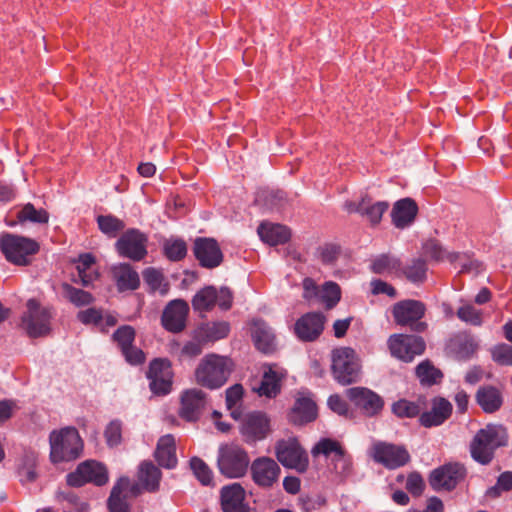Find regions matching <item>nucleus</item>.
<instances>
[{"mask_svg": "<svg viewBox=\"0 0 512 512\" xmlns=\"http://www.w3.org/2000/svg\"><path fill=\"white\" fill-rule=\"evenodd\" d=\"M507 445V430L502 425L488 424L474 435L469 451L475 462L489 465L495 457V451Z\"/></svg>", "mask_w": 512, "mask_h": 512, "instance_id": "nucleus-1", "label": "nucleus"}, {"mask_svg": "<svg viewBox=\"0 0 512 512\" xmlns=\"http://www.w3.org/2000/svg\"><path fill=\"white\" fill-rule=\"evenodd\" d=\"M232 370L231 359L217 354H208L198 364L195 379L202 387L215 390L226 384Z\"/></svg>", "mask_w": 512, "mask_h": 512, "instance_id": "nucleus-2", "label": "nucleus"}, {"mask_svg": "<svg viewBox=\"0 0 512 512\" xmlns=\"http://www.w3.org/2000/svg\"><path fill=\"white\" fill-rule=\"evenodd\" d=\"M49 442L50 459L53 463L75 460L83 450V441L74 427L51 432Z\"/></svg>", "mask_w": 512, "mask_h": 512, "instance_id": "nucleus-3", "label": "nucleus"}, {"mask_svg": "<svg viewBox=\"0 0 512 512\" xmlns=\"http://www.w3.org/2000/svg\"><path fill=\"white\" fill-rule=\"evenodd\" d=\"M39 249L40 246L34 239L8 232L0 235V251L6 260L14 265H29L30 257Z\"/></svg>", "mask_w": 512, "mask_h": 512, "instance_id": "nucleus-4", "label": "nucleus"}, {"mask_svg": "<svg viewBox=\"0 0 512 512\" xmlns=\"http://www.w3.org/2000/svg\"><path fill=\"white\" fill-rule=\"evenodd\" d=\"M332 374L341 385L357 382L360 376V363L356 352L350 347H339L332 351Z\"/></svg>", "mask_w": 512, "mask_h": 512, "instance_id": "nucleus-5", "label": "nucleus"}, {"mask_svg": "<svg viewBox=\"0 0 512 512\" xmlns=\"http://www.w3.org/2000/svg\"><path fill=\"white\" fill-rule=\"evenodd\" d=\"M249 464L248 453L239 445L227 444L221 446L218 450V469L227 478H240L244 476Z\"/></svg>", "mask_w": 512, "mask_h": 512, "instance_id": "nucleus-6", "label": "nucleus"}, {"mask_svg": "<svg viewBox=\"0 0 512 512\" xmlns=\"http://www.w3.org/2000/svg\"><path fill=\"white\" fill-rule=\"evenodd\" d=\"M369 455L374 462L388 470L401 468L411 461L410 453L404 445L386 441L374 442L370 448Z\"/></svg>", "mask_w": 512, "mask_h": 512, "instance_id": "nucleus-7", "label": "nucleus"}, {"mask_svg": "<svg viewBox=\"0 0 512 512\" xmlns=\"http://www.w3.org/2000/svg\"><path fill=\"white\" fill-rule=\"evenodd\" d=\"M426 312L424 303L418 300H402L393 306L392 314L396 324L409 326L411 331L424 332L428 325L421 321Z\"/></svg>", "mask_w": 512, "mask_h": 512, "instance_id": "nucleus-8", "label": "nucleus"}, {"mask_svg": "<svg viewBox=\"0 0 512 512\" xmlns=\"http://www.w3.org/2000/svg\"><path fill=\"white\" fill-rule=\"evenodd\" d=\"M26 307L27 311L21 318V327L27 335L37 338L48 334L50 331V310L41 307L35 299H29Z\"/></svg>", "mask_w": 512, "mask_h": 512, "instance_id": "nucleus-9", "label": "nucleus"}, {"mask_svg": "<svg viewBox=\"0 0 512 512\" xmlns=\"http://www.w3.org/2000/svg\"><path fill=\"white\" fill-rule=\"evenodd\" d=\"M467 474L465 466L458 462L446 463L431 471L429 485L434 491L454 490Z\"/></svg>", "mask_w": 512, "mask_h": 512, "instance_id": "nucleus-10", "label": "nucleus"}, {"mask_svg": "<svg viewBox=\"0 0 512 512\" xmlns=\"http://www.w3.org/2000/svg\"><path fill=\"white\" fill-rule=\"evenodd\" d=\"M67 484L71 487H81L86 483L103 486L108 482L106 467L94 460L80 463L74 472L66 476Z\"/></svg>", "mask_w": 512, "mask_h": 512, "instance_id": "nucleus-11", "label": "nucleus"}, {"mask_svg": "<svg viewBox=\"0 0 512 512\" xmlns=\"http://www.w3.org/2000/svg\"><path fill=\"white\" fill-rule=\"evenodd\" d=\"M275 454L277 460L287 468L295 469L299 473H304L308 468V456L294 438L278 441Z\"/></svg>", "mask_w": 512, "mask_h": 512, "instance_id": "nucleus-12", "label": "nucleus"}, {"mask_svg": "<svg viewBox=\"0 0 512 512\" xmlns=\"http://www.w3.org/2000/svg\"><path fill=\"white\" fill-rule=\"evenodd\" d=\"M347 398L366 417H375L384 408V399L378 393L366 387H352L345 392Z\"/></svg>", "mask_w": 512, "mask_h": 512, "instance_id": "nucleus-13", "label": "nucleus"}, {"mask_svg": "<svg viewBox=\"0 0 512 512\" xmlns=\"http://www.w3.org/2000/svg\"><path fill=\"white\" fill-rule=\"evenodd\" d=\"M388 346L392 356L405 362H411L416 355H421L425 350L422 337L406 334L390 336Z\"/></svg>", "mask_w": 512, "mask_h": 512, "instance_id": "nucleus-14", "label": "nucleus"}, {"mask_svg": "<svg viewBox=\"0 0 512 512\" xmlns=\"http://www.w3.org/2000/svg\"><path fill=\"white\" fill-rule=\"evenodd\" d=\"M240 432L248 444L264 440L270 433V419L262 411L247 413L241 423Z\"/></svg>", "mask_w": 512, "mask_h": 512, "instance_id": "nucleus-15", "label": "nucleus"}, {"mask_svg": "<svg viewBox=\"0 0 512 512\" xmlns=\"http://www.w3.org/2000/svg\"><path fill=\"white\" fill-rule=\"evenodd\" d=\"M147 378L150 380L149 387L154 394H168L173 380L170 361L163 358H156L151 361L147 371Z\"/></svg>", "mask_w": 512, "mask_h": 512, "instance_id": "nucleus-16", "label": "nucleus"}, {"mask_svg": "<svg viewBox=\"0 0 512 512\" xmlns=\"http://www.w3.org/2000/svg\"><path fill=\"white\" fill-rule=\"evenodd\" d=\"M147 237L138 229H129L116 242V248L123 257L134 261L142 260L146 254Z\"/></svg>", "mask_w": 512, "mask_h": 512, "instance_id": "nucleus-17", "label": "nucleus"}, {"mask_svg": "<svg viewBox=\"0 0 512 512\" xmlns=\"http://www.w3.org/2000/svg\"><path fill=\"white\" fill-rule=\"evenodd\" d=\"M250 471L255 484L262 488H271L278 482L281 469L275 460L262 456L251 463Z\"/></svg>", "mask_w": 512, "mask_h": 512, "instance_id": "nucleus-18", "label": "nucleus"}, {"mask_svg": "<svg viewBox=\"0 0 512 512\" xmlns=\"http://www.w3.org/2000/svg\"><path fill=\"white\" fill-rule=\"evenodd\" d=\"M193 252L199 264L204 268H216L223 261V253L218 242L213 238H196Z\"/></svg>", "mask_w": 512, "mask_h": 512, "instance_id": "nucleus-19", "label": "nucleus"}, {"mask_svg": "<svg viewBox=\"0 0 512 512\" xmlns=\"http://www.w3.org/2000/svg\"><path fill=\"white\" fill-rule=\"evenodd\" d=\"M326 318L320 312H308L302 315L294 325V333L304 342L315 341L324 330Z\"/></svg>", "mask_w": 512, "mask_h": 512, "instance_id": "nucleus-20", "label": "nucleus"}, {"mask_svg": "<svg viewBox=\"0 0 512 512\" xmlns=\"http://www.w3.org/2000/svg\"><path fill=\"white\" fill-rule=\"evenodd\" d=\"M208 403L207 394L198 388L185 390L181 394L179 415L186 421H196Z\"/></svg>", "mask_w": 512, "mask_h": 512, "instance_id": "nucleus-21", "label": "nucleus"}, {"mask_svg": "<svg viewBox=\"0 0 512 512\" xmlns=\"http://www.w3.org/2000/svg\"><path fill=\"white\" fill-rule=\"evenodd\" d=\"M189 312L188 303L182 299H175L165 307L161 322L163 327L173 333H179L186 327V318Z\"/></svg>", "mask_w": 512, "mask_h": 512, "instance_id": "nucleus-22", "label": "nucleus"}, {"mask_svg": "<svg viewBox=\"0 0 512 512\" xmlns=\"http://www.w3.org/2000/svg\"><path fill=\"white\" fill-rule=\"evenodd\" d=\"M221 507L223 512H249L245 490L240 484L233 483L221 489Z\"/></svg>", "mask_w": 512, "mask_h": 512, "instance_id": "nucleus-23", "label": "nucleus"}, {"mask_svg": "<svg viewBox=\"0 0 512 512\" xmlns=\"http://www.w3.org/2000/svg\"><path fill=\"white\" fill-rule=\"evenodd\" d=\"M452 413L451 403L442 397H436L432 401L431 410L424 412L419 417V422L426 428L443 424Z\"/></svg>", "mask_w": 512, "mask_h": 512, "instance_id": "nucleus-24", "label": "nucleus"}, {"mask_svg": "<svg viewBox=\"0 0 512 512\" xmlns=\"http://www.w3.org/2000/svg\"><path fill=\"white\" fill-rule=\"evenodd\" d=\"M476 403L487 414L499 411L504 403L503 393L492 385L478 388L475 394Z\"/></svg>", "mask_w": 512, "mask_h": 512, "instance_id": "nucleus-25", "label": "nucleus"}, {"mask_svg": "<svg viewBox=\"0 0 512 512\" xmlns=\"http://www.w3.org/2000/svg\"><path fill=\"white\" fill-rule=\"evenodd\" d=\"M418 207L416 202L411 198H403L395 202L391 218L395 227L403 229L408 227L416 218Z\"/></svg>", "mask_w": 512, "mask_h": 512, "instance_id": "nucleus-26", "label": "nucleus"}, {"mask_svg": "<svg viewBox=\"0 0 512 512\" xmlns=\"http://www.w3.org/2000/svg\"><path fill=\"white\" fill-rule=\"evenodd\" d=\"M154 457L163 468L174 469L176 467L178 460L173 435L167 434L159 438Z\"/></svg>", "mask_w": 512, "mask_h": 512, "instance_id": "nucleus-27", "label": "nucleus"}, {"mask_svg": "<svg viewBox=\"0 0 512 512\" xmlns=\"http://www.w3.org/2000/svg\"><path fill=\"white\" fill-rule=\"evenodd\" d=\"M252 339L258 350L270 353L276 347V338L272 329L263 320L256 319L252 323Z\"/></svg>", "mask_w": 512, "mask_h": 512, "instance_id": "nucleus-28", "label": "nucleus"}, {"mask_svg": "<svg viewBox=\"0 0 512 512\" xmlns=\"http://www.w3.org/2000/svg\"><path fill=\"white\" fill-rule=\"evenodd\" d=\"M130 485L128 477H121L113 486L107 501L109 512H129L130 506L127 502V494Z\"/></svg>", "mask_w": 512, "mask_h": 512, "instance_id": "nucleus-29", "label": "nucleus"}, {"mask_svg": "<svg viewBox=\"0 0 512 512\" xmlns=\"http://www.w3.org/2000/svg\"><path fill=\"white\" fill-rule=\"evenodd\" d=\"M257 232L261 240L271 246L284 244L291 237L288 227L281 224L262 223L258 227Z\"/></svg>", "mask_w": 512, "mask_h": 512, "instance_id": "nucleus-30", "label": "nucleus"}, {"mask_svg": "<svg viewBox=\"0 0 512 512\" xmlns=\"http://www.w3.org/2000/svg\"><path fill=\"white\" fill-rule=\"evenodd\" d=\"M317 406L309 397H299L292 409L291 421L295 424H303L315 420Z\"/></svg>", "mask_w": 512, "mask_h": 512, "instance_id": "nucleus-31", "label": "nucleus"}, {"mask_svg": "<svg viewBox=\"0 0 512 512\" xmlns=\"http://www.w3.org/2000/svg\"><path fill=\"white\" fill-rule=\"evenodd\" d=\"M162 472L151 461H143L138 470V479L145 490L156 492L159 490Z\"/></svg>", "mask_w": 512, "mask_h": 512, "instance_id": "nucleus-32", "label": "nucleus"}, {"mask_svg": "<svg viewBox=\"0 0 512 512\" xmlns=\"http://www.w3.org/2000/svg\"><path fill=\"white\" fill-rule=\"evenodd\" d=\"M113 275L119 291L136 290L140 285L138 273L129 264L115 266Z\"/></svg>", "mask_w": 512, "mask_h": 512, "instance_id": "nucleus-33", "label": "nucleus"}, {"mask_svg": "<svg viewBox=\"0 0 512 512\" xmlns=\"http://www.w3.org/2000/svg\"><path fill=\"white\" fill-rule=\"evenodd\" d=\"M282 377L281 373L274 370L272 367H269L263 373L260 386L258 388H254V391H256L260 396L274 398L281 391Z\"/></svg>", "mask_w": 512, "mask_h": 512, "instance_id": "nucleus-34", "label": "nucleus"}, {"mask_svg": "<svg viewBox=\"0 0 512 512\" xmlns=\"http://www.w3.org/2000/svg\"><path fill=\"white\" fill-rule=\"evenodd\" d=\"M230 331L226 321L210 322L202 325L197 331V337L203 342H214L225 338Z\"/></svg>", "mask_w": 512, "mask_h": 512, "instance_id": "nucleus-35", "label": "nucleus"}, {"mask_svg": "<svg viewBox=\"0 0 512 512\" xmlns=\"http://www.w3.org/2000/svg\"><path fill=\"white\" fill-rule=\"evenodd\" d=\"M370 270L375 274H395L400 276L401 260L390 254H381L372 260Z\"/></svg>", "mask_w": 512, "mask_h": 512, "instance_id": "nucleus-36", "label": "nucleus"}, {"mask_svg": "<svg viewBox=\"0 0 512 512\" xmlns=\"http://www.w3.org/2000/svg\"><path fill=\"white\" fill-rule=\"evenodd\" d=\"M17 222L24 224L30 222L38 225H46L49 222V213L43 208L37 209L32 203L24 204L16 214Z\"/></svg>", "mask_w": 512, "mask_h": 512, "instance_id": "nucleus-37", "label": "nucleus"}, {"mask_svg": "<svg viewBox=\"0 0 512 512\" xmlns=\"http://www.w3.org/2000/svg\"><path fill=\"white\" fill-rule=\"evenodd\" d=\"M389 203L386 201L372 202L368 197L360 201L361 215L365 216L373 225L381 221L383 214L388 210Z\"/></svg>", "mask_w": 512, "mask_h": 512, "instance_id": "nucleus-38", "label": "nucleus"}, {"mask_svg": "<svg viewBox=\"0 0 512 512\" xmlns=\"http://www.w3.org/2000/svg\"><path fill=\"white\" fill-rule=\"evenodd\" d=\"M217 301V289L214 286H206L199 290L192 298V307L195 311H210Z\"/></svg>", "mask_w": 512, "mask_h": 512, "instance_id": "nucleus-39", "label": "nucleus"}, {"mask_svg": "<svg viewBox=\"0 0 512 512\" xmlns=\"http://www.w3.org/2000/svg\"><path fill=\"white\" fill-rule=\"evenodd\" d=\"M62 294L64 298L77 307L87 306L94 302V297L91 293L76 288L68 283L62 284Z\"/></svg>", "mask_w": 512, "mask_h": 512, "instance_id": "nucleus-40", "label": "nucleus"}, {"mask_svg": "<svg viewBox=\"0 0 512 512\" xmlns=\"http://www.w3.org/2000/svg\"><path fill=\"white\" fill-rule=\"evenodd\" d=\"M426 272V261L421 258H415L403 269L401 268L400 276L404 275L412 283H420L426 279Z\"/></svg>", "mask_w": 512, "mask_h": 512, "instance_id": "nucleus-41", "label": "nucleus"}, {"mask_svg": "<svg viewBox=\"0 0 512 512\" xmlns=\"http://www.w3.org/2000/svg\"><path fill=\"white\" fill-rule=\"evenodd\" d=\"M94 262L95 258L92 254L86 253L80 255L76 265L78 279L74 278L73 281H79L83 286H89L95 279V275L89 272V269L94 264Z\"/></svg>", "mask_w": 512, "mask_h": 512, "instance_id": "nucleus-42", "label": "nucleus"}, {"mask_svg": "<svg viewBox=\"0 0 512 512\" xmlns=\"http://www.w3.org/2000/svg\"><path fill=\"white\" fill-rule=\"evenodd\" d=\"M416 375L422 384L431 386L441 381L442 372L433 366L428 360L421 362L416 367Z\"/></svg>", "mask_w": 512, "mask_h": 512, "instance_id": "nucleus-43", "label": "nucleus"}, {"mask_svg": "<svg viewBox=\"0 0 512 512\" xmlns=\"http://www.w3.org/2000/svg\"><path fill=\"white\" fill-rule=\"evenodd\" d=\"M353 470L352 456L343 450L338 455L331 457V471L344 479L351 475Z\"/></svg>", "mask_w": 512, "mask_h": 512, "instance_id": "nucleus-44", "label": "nucleus"}, {"mask_svg": "<svg viewBox=\"0 0 512 512\" xmlns=\"http://www.w3.org/2000/svg\"><path fill=\"white\" fill-rule=\"evenodd\" d=\"M448 261L451 263L459 261L460 273H467L476 276L483 271V265L481 262L471 259L469 256L464 254H449Z\"/></svg>", "mask_w": 512, "mask_h": 512, "instance_id": "nucleus-45", "label": "nucleus"}, {"mask_svg": "<svg viewBox=\"0 0 512 512\" xmlns=\"http://www.w3.org/2000/svg\"><path fill=\"white\" fill-rule=\"evenodd\" d=\"M391 411L398 418H414L420 415L421 406L417 402L399 399L392 404Z\"/></svg>", "mask_w": 512, "mask_h": 512, "instance_id": "nucleus-46", "label": "nucleus"}, {"mask_svg": "<svg viewBox=\"0 0 512 512\" xmlns=\"http://www.w3.org/2000/svg\"><path fill=\"white\" fill-rule=\"evenodd\" d=\"M319 297L326 309H332L341 299V289L337 283L328 281L323 284L319 291Z\"/></svg>", "mask_w": 512, "mask_h": 512, "instance_id": "nucleus-47", "label": "nucleus"}, {"mask_svg": "<svg viewBox=\"0 0 512 512\" xmlns=\"http://www.w3.org/2000/svg\"><path fill=\"white\" fill-rule=\"evenodd\" d=\"M97 223L101 232L109 237H115L125 227L124 222L113 215H100Z\"/></svg>", "mask_w": 512, "mask_h": 512, "instance_id": "nucleus-48", "label": "nucleus"}, {"mask_svg": "<svg viewBox=\"0 0 512 512\" xmlns=\"http://www.w3.org/2000/svg\"><path fill=\"white\" fill-rule=\"evenodd\" d=\"M143 279L152 291H160L162 295L168 291V284L164 283V276L161 271L155 268H146L143 271Z\"/></svg>", "mask_w": 512, "mask_h": 512, "instance_id": "nucleus-49", "label": "nucleus"}, {"mask_svg": "<svg viewBox=\"0 0 512 512\" xmlns=\"http://www.w3.org/2000/svg\"><path fill=\"white\" fill-rule=\"evenodd\" d=\"M510 490H512V471H505L498 476L496 484L487 489L486 496L495 499L503 492Z\"/></svg>", "mask_w": 512, "mask_h": 512, "instance_id": "nucleus-50", "label": "nucleus"}, {"mask_svg": "<svg viewBox=\"0 0 512 512\" xmlns=\"http://www.w3.org/2000/svg\"><path fill=\"white\" fill-rule=\"evenodd\" d=\"M165 256L171 261H180L187 254V246L184 240L176 239L166 241L164 244Z\"/></svg>", "mask_w": 512, "mask_h": 512, "instance_id": "nucleus-51", "label": "nucleus"}, {"mask_svg": "<svg viewBox=\"0 0 512 512\" xmlns=\"http://www.w3.org/2000/svg\"><path fill=\"white\" fill-rule=\"evenodd\" d=\"M343 450H345L339 442L332 440L330 438L321 439L312 449V454L314 456L322 454L326 457L330 455H338Z\"/></svg>", "mask_w": 512, "mask_h": 512, "instance_id": "nucleus-52", "label": "nucleus"}, {"mask_svg": "<svg viewBox=\"0 0 512 512\" xmlns=\"http://www.w3.org/2000/svg\"><path fill=\"white\" fill-rule=\"evenodd\" d=\"M457 317L470 325L480 326L482 324V313L474 306L467 304L457 310Z\"/></svg>", "mask_w": 512, "mask_h": 512, "instance_id": "nucleus-53", "label": "nucleus"}, {"mask_svg": "<svg viewBox=\"0 0 512 512\" xmlns=\"http://www.w3.org/2000/svg\"><path fill=\"white\" fill-rule=\"evenodd\" d=\"M190 467L203 485H209L212 482V472L202 459L193 457L190 460Z\"/></svg>", "mask_w": 512, "mask_h": 512, "instance_id": "nucleus-54", "label": "nucleus"}, {"mask_svg": "<svg viewBox=\"0 0 512 512\" xmlns=\"http://www.w3.org/2000/svg\"><path fill=\"white\" fill-rule=\"evenodd\" d=\"M494 362L502 366H512V345L502 343L491 349Z\"/></svg>", "mask_w": 512, "mask_h": 512, "instance_id": "nucleus-55", "label": "nucleus"}, {"mask_svg": "<svg viewBox=\"0 0 512 512\" xmlns=\"http://www.w3.org/2000/svg\"><path fill=\"white\" fill-rule=\"evenodd\" d=\"M104 437L109 447H116L122 441V422L118 419L112 420L106 426Z\"/></svg>", "mask_w": 512, "mask_h": 512, "instance_id": "nucleus-56", "label": "nucleus"}, {"mask_svg": "<svg viewBox=\"0 0 512 512\" xmlns=\"http://www.w3.org/2000/svg\"><path fill=\"white\" fill-rule=\"evenodd\" d=\"M113 339L118 343L121 351L131 345L135 340V330L132 326L119 327L113 334Z\"/></svg>", "mask_w": 512, "mask_h": 512, "instance_id": "nucleus-57", "label": "nucleus"}, {"mask_svg": "<svg viewBox=\"0 0 512 512\" xmlns=\"http://www.w3.org/2000/svg\"><path fill=\"white\" fill-rule=\"evenodd\" d=\"M319 258L324 265H333L340 256L341 248L336 244H325L318 249Z\"/></svg>", "mask_w": 512, "mask_h": 512, "instance_id": "nucleus-58", "label": "nucleus"}, {"mask_svg": "<svg viewBox=\"0 0 512 512\" xmlns=\"http://www.w3.org/2000/svg\"><path fill=\"white\" fill-rule=\"evenodd\" d=\"M424 249L426 254L436 261L448 260V255L450 254L446 252L437 240L433 239L425 243Z\"/></svg>", "mask_w": 512, "mask_h": 512, "instance_id": "nucleus-59", "label": "nucleus"}, {"mask_svg": "<svg viewBox=\"0 0 512 512\" xmlns=\"http://www.w3.org/2000/svg\"><path fill=\"white\" fill-rule=\"evenodd\" d=\"M425 488V483L419 472H411L406 481V489L414 496H420Z\"/></svg>", "mask_w": 512, "mask_h": 512, "instance_id": "nucleus-60", "label": "nucleus"}, {"mask_svg": "<svg viewBox=\"0 0 512 512\" xmlns=\"http://www.w3.org/2000/svg\"><path fill=\"white\" fill-rule=\"evenodd\" d=\"M264 198L266 205L273 209L282 206L286 200V195L283 191H265L258 195L257 200Z\"/></svg>", "mask_w": 512, "mask_h": 512, "instance_id": "nucleus-61", "label": "nucleus"}, {"mask_svg": "<svg viewBox=\"0 0 512 512\" xmlns=\"http://www.w3.org/2000/svg\"><path fill=\"white\" fill-rule=\"evenodd\" d=\"M77 318L85 325H98L101 323L103 315L102 312L98 309L88 308L86 310L78 312Z\"/></svg>", "mask_w": 512, "mask_h": 512, "instance_id": "nucleus-62", "label": "nucleus"}, {"mask_svg": "<svg viewBox=\"0 0 512 512\" xmlns=\"http://www.w3.org/2000/svg\"><path fill=\"white\" fill-rule=\"evenodd\" d=\"M370 285H371V292L374 295L386 294L390 298H395L397 296L396 289L392 285L388 284L387 282H385L383 280L374 279L371 281Z\"/></svg>", "mask_w": 512, "mask_h": 512, "instance_id": "nucleus-63", "label": "nucleus"}, {"mask_svg": "<svg viewBox=\"0 0 512 512\" xmlns=\"http://www.w3.org/2000/svg\"><path fill=\"white\" fill-rule=\"evenodd\" d=\"M121 352L125 360L131 365H139L145 361L144 352L133 345L123 349Z\"/></svg>", "mask_w": 512, "mask_h": 512, "instance_id": "nucleus-64", "label": "nucleus"}]
</instances>
